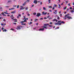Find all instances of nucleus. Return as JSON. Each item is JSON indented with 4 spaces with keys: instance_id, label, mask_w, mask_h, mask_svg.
<instances>
[{
    "instance_id": "nucleus-27",
    "label": "nucleus",
    "mask_w": 74,
    "mask_h": 74,
    "mask_svg": "<svg viewBox=\"0 0 74 74\" xmlns=\"http://www.w3.org/2000/svg\"><path fill=\"white\" fill-rule=\"evenodd\" d=\"M36 13L34 12L33 13L34 15H36Z\"/></svg>"
},
{
    "instance_id": "nucleus-61",
    "label": "nucleus",
    "mask_w": 74,
    "mask_h": 74,
    "mask_svg": "<svg viewBox=\"0 0 74 74\" xmlns=\"http://www.w3.org/2000/svg\"><path fill=\"white\" fill-rule=\"evenodd\" d=\"M28 19H28V18H26V20H28Z\"/></svg>"
},
{
    "instance_id": "nucleus-60",
    "label": "nucleus",
    "mask_w": 74,
    "mask_h": 74,
    "mask_svg": "<svg viewBox=\"0 0 74 74\" xmlns=\"http://www.w3.org/2000/svg\"><path fill=\"white\" fill-rule=\"evenodd\" d=\"M69 9H67V11H69Z\"/></svg>"
},
{
    "instance_id": "nucleus-47",
    "label": "nucleus",
    "mask_w": 74,
    "mask_h": 74,
    "mask_svg": "<svg viewBox=\"0 0 74 74\" xmlns=\"http://www.w3.org/2000/svg\"><path fill=\"white\" fill-rule=\"evenodd\" d=\"M24 22V21H21V23H23Z\"/></svg>"
},
{
    "instance_id": "nucleus-41",
    "label": "nucleus",
    "mask_w": 74,
    "mask_h": 74,
    "mask_svg": "<svg viewBox=\"0 0 74 74\" xmlns=\"http://www.w3.org/2000/svg\"><path fill=\"white\" fill-rule=\"evenodd\" d=\"M70 10H72V9H73V8L72 7H70Z\"/></svg>"
},
{
    "instance_id": "nucleus-49",
    "label": "nucleus",
    "mask_w": 74,
    "mask_h": 74,
    "mask_svg": "<svg viewBox=\"0 0 74 74\" xmlns=\"http://www.w3.org/2000/svg\"><path fill=\"white\" fill-rule=\"evenodd\" d=\"M6 7H7V8H8V7H9V6H6Z\"/></svg>"
},
{
    "instance_id": "nucleus-35",
    "label": "nucleus",
    "mask_w": 74,
    "mask_h": 74,
    "mask_svg": "<svg viewBox=\"0 0 74 74\" xmlns=\"http://www.w3.org/2000/svg\"><path fill=\"white\" fill-rule=\"evenodd\" d=\"M27 9H28V8H27V7L25 8V10H27Z\"/></svg>"
},
{
    "instance_id": "nucleus-24",
    "label": "nucleus",
    "mask_w": 74,
    "mask_h": 74,
    "mask_svg": "<svg viewBox=\"0 0 74 74\" xmlns=\"http://www.w3.org/2000/svg\"><path fill=\"white\" fill-rule=\"evenodd\" d=\"M58 5L59 6V7H58V8H60V7H61V6H60V4H58Z\"/></svg>"
},
{
    "instance_id": "nucleus-25",
    "label": "nucleus",
    "mask_w": 74,
    "mask_h": 74,
    "mask_svg": "<svg viewBox=\"0 0 74 74\" xmlns=\"http://www.w3.org/2000/svg\"><path fill=\"white\" fill-rule=\"evenodd\" d=\"M10 30H12L13 31H14V29L13 28L10 29Z\"/></svg>"
},
{
    "instance_id": "nucleus-30",
    "label": "nucleus",
    "mask_w": 74,
    "mask_h": 74,
    "mask_svg": "<svg viewBox=\"0 0 74 74\" xmlns=\"http://www.w3.org/2000/svg\"><path fill=\"white\" fill-rule=\"evenodd\" d=\"M49 8H52V6H49Z\"/></svg>"
},
{
    "instance_id": "nucleus-1",
    "label": "nucleus",
    "mask_w": 74,
    "mask_h": 74,
    "mask_svg": "<svg viewBox=\"0 0 74 74\" xmlns=\"http://www.w3.org/2000/svg\"><path fill=\"white\" fill-rule=\"evenodd\" d=\"M22 27H23L22 26H21V25H18L17 26L16 29H17V30H20V29H21L22 28Z\"/></svg>"
},
{
    "instance_id": "nucleus-9",
    "label": "nucleus",
    "mask_w": 74,
    "mask_h": 74,
    "mask_svg": "<svg viewBox=\"0 0 74 74\" xmlns=\"http://www.w3.org/2000/svg\"><path fill=\"white\" fill-rule=\"evenodd\" d=\"M39 31H43V30H44V28H41V29H40L39 30Z\"/></svg>"
},
{
    "instance_id": "nucleus-23",
    "label": "nucleus",
    "mask_w": 74,
    "mask_h": 74,
    "mask_svg": "<svg viewBox=\"0 0 74 74\" xmlns=\"http://www.w3.org/2000/svg\"><path fill=\"white\" fill-rule=\"evenodd\" d=\"M64 10H66V9H67V7H65V8H64Z\"/></svg>"
},
{
    "instance_id": "nucleus-46",
    "label": "nucleus",
    "mask_w": 74,
    "mask_h": 74,
    "mask_svg": "<svg viewBox=\"0 0 74 74\" xmlns=\"http://www.w3.org/2000/svg\"><path fill=\"white\" fill-rule=\"evenodd\" d=\"M55 21H56V22H58V20H57L56 19Z\"/></svg>"
},
{
    "instance_id": "nucleus-50",
    "label": "nucleus",
    "mask_w": 74,
    "mask_h": 74,
    "mask_svg": "<svg viewBox=\"0 0 74 74\" xmlns=\"http://www.w3.org/2000/svg\"><path fill=\"white\" fill-rule=\"evenodd\" d=\"M2 30H4V28L3 27L2 28Z\"/></svg>"
},
{
    "instance_id": "nucleus-20",
    "label": "nucleus",
    "mask_w": 74,
    "mask_h": 74,
    "mask_svg": "<svg viewBox=\"0 0 74 74\" xmlns=\"http://www.w3.org/2000/svg\"><path fill=\"white\" fill-rule=\"evenodd\" d=\"M48 2H49V4H50V3H51V0H49Z\"/></svg>"
},
{
    "instance_id": "nucleus-39",
    "label": "nucleus",
    "mask_w": 74,
    "mask_h": 74,
    "mask_svg": "<svg viewBox=\"0 0 74 74\" xmlns=\"http://www.w3.org/2000/svg\"><path fill=\"white\" fill-rule=\"evenodd\" d=\"M54 7H57V5H56V4H55L54 5Z\"/></svg>"
},
{
    "instance_id": "nucleus-43",
    "label": "nucleus",
    "mask_w": 74,
    "mask_h": 74,
    "mask_svg": "<svg viewBox=\"0 0 74 74\" xmlns=\"http://www.w3.org/2000/svg\"><path fill=\"white\" fill-rule=\"evenodd\" d=\"M49 27H52V25H49Z\"/></svg>"
},
{
    "instance_id": "nucleus-44",
    "label": "nucleus",
    "mask_w": 74,
    "mask_h": 74,
    "mask_svg": "<svg viewBox=\"0 0 74 74\" xmlns=\"http://www.w3.org/2000/svg\"><path fill=\"white\" fill-rule=\"evenodd\" d=\"M52 19V18H49V20H50V19Z\"/></svg>"
},
{
    "instance_id": "nucleus-13",
    "label": "nucleus",
    "mask_w": 74,
    "mask_h": 74,
    "mask_svg": "<svg viewBox=\"0 0 74 74\" xmlns=\"http://www.w3.org/2000/svg\"><path fill=\"white\" fill-rule=\"evenodd\" d=\"M26 4V2H25L23 4V6H24V5H25Z\"/></svg>"
},
{
    "instance_id": "nucleus-42",
    "label": "nucleus",
    "mask_w": 74,
    "mask_h": 74,
    "mask_svg": "<svg viewBox=\"0 0 74 74\" xmlns=\"http://www.w3.org/2000/svg\"><path fill=\"white\" fill-rule=\"evenodd\" d=\"M18 15V16H21V15L20 14Z\"/></svg>"
},
{
    "instance_id": "nucleus-62",
    "label": "nucleus",
    "mask_w": 74,
    "mask_h": 74,
    "mask_svg": "<svg viewBox=\"0 0 74 74\" xmlns=\"http://www.w3.org/2000/svg\"><path fill=\"white\" fill-rule=\"evenodd\" d=\"M29 1H30V0H27V1L28 2H29Z\"/></svg>"
},
{
    "instance_id": "nucleus-37",
    "label": "nucleus",
    "mask_w": 74,
    "mask_h": 74,
    "mask_svg": "<svg viewBox=\"0 0 74 74\" xmlns=\"http://www.w3.org/2000/svg\"><path fill=\"white\" fill-rule=\"evenodd\" d=\"M13 24H14V25H16V23H13Z\"/></svg>"
},
{
    "instance_id": "nucleus-59",
    "label": "nucleus",
    "mask_w": 74,
    "mask_h": 74,
    "mask_svg": "<svg viewBox=\"0 0 74 74\" xmlns=\"http://www.w3.org/2000/svg\"><path fill=\"white\" fill-rule=\"evenodd\" d=\"M53 10H55V8H53Z\"/></svg>"
},
{
    "instance_id": "nucleus-16",
    "label": "nucleus",
    "mask_w": 74,
    "mask_h": 74,
    "mask_svg": "<svg viewBox=\"0 0 74 74\" xmlns=\"http://www.w3.org/2000/svg\"><path fill=\"white\" fill-rule=\"evenodd\" d=\"M12 1L11 0H9L8 1V3H11V2H12Z\"/></svg>"
},
{
    "instance_id": "nucleus-57",
    "label": "nucleus",
    "mask_w": 74,
    "mask_h": 74,
    "mask_svg": "<svg viewBox=\"0 0 74 74\" xmlns=\"http://www.w3.org/2000/svg\"><path fill=\"white\" fill-rule=\"evenodd\" d=\"M28 16H30V14H28Z\"/></svg>"
},
{
    "instance_id": "nucleus-45",
    "label": "nucleus",
    "mask_w": 74,
    "mask_h": 74,
    "mask_svg": "<svg viewBox=\"0 0 74 74\" xmlns=\"http://www.w3.org/2000/svg\"><path fill=\"white\" fill-rule=\"evenodd\" d=\"M26 18H24L23 19V20H26Z\"/></svg>"
},
{
    "instance_id": "nucleus-22",
    "label": "nucleus",
    "mask_w": 74,
    "mask_h": 74,
    "mask_svg": "<svg viewBox=\"0 0 74 74\" xmlns=\"http://www.w3.org/2000/svg\"><path fill=\"white\" fill-rule=\"evenodd\" d=\"M4 13L5 14H8V13H7V12H4Z\"/></svg>"
},
{
    "instance_id": "nucleus-32",
    "label": "nucleus",
    "mask_w": 74,
    "mask_h": 74,
    "mask_svg": "<svg viewBox=\"0 0 74 74\" xmlns=\"http://www.w3.org/2000/svg\"><path fill=\"white\" fill-rule=\"evenodd\" d=\"M38 19H35V21H34L35 22H36V21H38Z\"/></svg>"
},
{
    "instance_id": "nucleus-10",
    "label": "nucleus",
    "mask_w": 74,
    "mask_h": 74,
    "mask_svg": "<svg viewBox=\"0 0 74 74\" xmlns=\"http://www.w3.org/2000/svg\"><path fill=\"white\" fill-rule=\"evenodd\" d=\"M42 14H43V15H46L47 14V12H46L45 13L44 12H42Z\"/></svg>"
},
{
    "instance_id": "nucleus-58",
    "label": "nucleus",
    "mask_w": 74,
    "mask_h": 74,
    "mask_svg": "<svg viewBox=\"0 0 74 74\" xmlns=\"http://www.w3.org/2000/svg\"><path fill=\"white\" fill-rule=\"evenodd\" d=\"M66 3H68V1H66Z\"/></svg>"
},
{
    "instance_id": "nucleus-29",
    "label": "nucleus",
    "mask_w": 74,
    "mask_h": 74,
    "mask_svg": "<svg viewBox=\"0 0 74 74\" xmlns=\"http://www.w3.org/2000/svg\"><path fill=\"white\" fill-rule=\"evenodd\" d=\"M73 12H74V11L73 10H71V12L72 13H73Z\"/></svg>"
},
{
    "instance_id": "nucleus-48",
    "label": "nucleus",
    "mask_w": 74,
    "mask_h": 74,
    "mask_svg": "<svg viewBox=\"0 0 74 74\" xmlns=\"http://www.w3.org/2000/svg\"><path fill=\"white\" fill-rule=\"evenodd\" d=\"M50 16H48L47 17V18H49V17H50Z\"/></svg>"
},
{
    "instance_id": "nucleus-14",
    "label": "nucleus",
    "mask_w": 74,
    "mask_h": 74,
    "mask_svg": "<svg viewBox=\"0 0 74 74\" xmlns=\"http://www.w3.org/2000/svg\"><path fill=\"white\" fill-rule=\"evenodd\" d=\"M1 14H2V15H3V16H6V15H5V14H4V13L3 12Z\"/></svg>"
},
{
    "instance_id": "nucleus-21",
    "label": "nucleus",
    "mask_w": 74,
    "mask_h": 74,
    "mask_svg": "<svg viewBox=\"0 0 74 74\" xmlns=\"http://www.w3.org/2000/svg\"><path fill=\"white\" fill-rule=\"evenodd\" d=\"M59 19H60V17H59V16H57V19H58V20H59Z\"/></svg>"
},
{
    "instance_id": "nucleus-38",
    "label": "nucleus",
    "mask_w": 74,
    "mask_h": 74,
    "mask_svg": "<svg viewBox=\"0 0 74 74\" xmlns=\"http://www.w3.org/2000/svg\"><path fill=\"white\" fill-rule=\"evenodd\" d=\"M59 29V27H57V28H55V29Z\"/></svg>"
},
{
    "instance_id": "nucleus-2",
    "label": "nucleus",
    "mask_w": 74,
    "mask_h": 74,
    "mask_svg": "<svg viewBox=\"0 0 74 74\" xmlns=\"http://www.w3.org/2000/svg\"><path fill=\"white\" fill-rule=\"evenodd\" d=\"M58 22L57 23H56V25H61V21H58Z\"/></svg>"
},
{
    "instance_id": "nucleus-33",
    "label": "nucleus",
    "mask_w": 74,
    "mask_h": 74,
    "mask_svg": "<svg viewBox=\"0 0 74 74\" xmlns=\"http://www.w3.org/2000/svg\"><path fill=\"white\" fill-rule=\"evenodd\" d=\"M18 21H17V20H16L14 21V22H17Z\"/></svg>"
},
{
    "instance_id": "nucleus-36",
    "label": "nucleus",
    "mask_w": 74,
    "mask_h": 74,
    "mask_svg": "<svg viewBox=\"0 0 74 74\" xmlns=\"http://www.w3.org/2000/svg\"><path fill=\"white\" fill-rule=\"evenodd\" d=\"M13 7H16V5H13Z\"/></svg>"
},
{
    "instance_id": "nucleus-17",
    "label": "nucleus",
    "mask_w": 74,
    "mask_h": 74,
    "mask_svg": "<svg viewBox=\"0 0 74 74\" xmlns=\"http://www.w3.org/2000/svg\"><path fill=\"white\" fill-rule=\"evenodd\" d=\"M14 9H15V8H11V9H9V10H14Z\"/></svg>"
},
{
    "instance_id": "nucleus-11",
    "label": "nucleus",
    "mask_w": 74,
    "mask_h": 74,
    "mask_svg": "<svg viewBox=\"0 0 74 74\" xmlns=\"http://www.w3.org/2000/svg\"><path fill=\"white\" fill-rule=\"evenodd\" d=\"M16 11L15 10H14V11L11 12V13H12V14H14V13H15Z\"/></svg>"
},
{
    "instance_id": "nucleus-34",
    "label": "nucleus",
    "mask_w": 74,
    "mask_h": 74,
    "mask_svg": "<svg viewBox=\"0 0 74 74\" xmlns=\"http://www.w3.org/2000/svg\"><path fill=\"white\" fill-rule=\"evenodd\" d=\"M56 20V19H53L52 21H55Z\"/></svg>"
},
{
    "instance_id": "nucleus-28",
    "label": "nucleus",
    "mask_w": 74,
    "mask_h": 74,
    "mask_svg": "<svg viewBox=\"0 0 74 74\" xmlns=\"http://www.w3.org/2000/svg\"><path fill=\"white\" fill-rule=\"evenodd\" d=\"M19 5H18L17 6V8H19Z\"/></svg>"
},
{
    "instance_id": "nucleus-52",
    "label": "nucleus",
    "mask_w": 74,
    "mask_h": 74,
    "mask_svg": "<svg viewBox=\"0 0 74 74\" xmlns=\"http://www.w3.org/2000/svg\"><path fill=\"white\" fill-rule=\"evenodd\" d=\"M42 2H40V5H42Z\"/></svg>"
},
{
    "instance_id": "nucleus-6",
    "label": "nucleus",
    "mask_w": 74,
    "mask_h": 74,
    "mask_svg": "<svg viewBox=\"0 0 74 74\" xmlns=\"http://www.w3.org/2000/svg\"><path fill=\"white\" fill-rule=\"evenodd\" d=\"M21 8H20V10H24V8L22 6H21Z\"/></svg>"
},
{
    "instance_id": "nucleus-7",
    "label": "nucleus",
    "mask_w": 74,
    "mask_h": 74,
    "mask_svg": "<svg viewBox=\"0 0 74 74\" xmlns=\"http://www.w3.org/2000/svg\"><path fill=\"white\" fill-rule=\"evenodd\" d=\"M10 17H11V19H13L14 18V16H13V14H12V15L11 16H10Z\"/></svg>"
},
{
    "instance_id": "nucleus-4",
    "label": "nucleus",
    "mask_w": 74,
    "mask_h": 74,
    "mask_svg": "<svg viewBox=\"0 0 74 74\" xmlns=\"http://www.w3.org/2000/svg\"><path fill=\"white\" fill-rule=\"evenodd\" d=\"M41 16V14L40 13H38L37 14V15H36V16H37L38 17L40 16Z\"/></svg>"
},
{
    "instance_id": "nucleus-40",
    "label": "nucleus",
    "mask_w": 74,
    "mask_h": 74,
    "mask_svg": "<svg viewBox=\"0 0 74 74\" xmlns=\"http://www.w3.org/2000/svg\"><path fill=\"white\" fill-rule=\"evenodd\" d=\"M3 21L4 22H5V21H5V19H3Z\"/></svg>"
},
{
    "instance_id": "nucleus-19",
    "label": "nucleus",
    "mask_w": 74,
    "mask_h": 74,
    "mask_svg": "<svg viewBox=\"0 0 74 74\" xmlns=\"http://www.w3.org/2000/svg\"><path fill=\"white\" fill-rule=\"evenodd\" d=\"M22 25H26V24L25 23H22L21 24Z\"/></svg>"
},
{
    "instance_id": "nucleus-18",
    "label": "nucleus",
    "mask_w": 74,
    "mask_h": 74,
    "mask_svg": "<svg viewBox=\"0 0 74 74\" xmlns=\"http://www.w3.org/2000/svg\"><path fill=\"white\" fill-rule=\"evenodd\" d=\"M3 32H7V29H4V30H3Z\"/></svg>"
},
{
    "instance_id": "nucleus-63",
    "label": "nucleus",
    "mask_w": 74,
    "mask_h": 74,
    "mask_svg": "<svg viewBox=\"0 0 74 74\" xmlns=\"http://www.w3.org/2000/svg\"><path fill=\"white\" fill-rule=\"evenodd\" d=\"M1 25H4V24L2 23L1 24Z\"/></svg>"
},
{
    "instance_id": "nucleus-12",
    "label": "nucleus",
    "mask_w": 74,
    "mask_h": 74,
    "mask_svg": "<svg viewBox=\"0 0 74 74\" xmlns=\"http://www.w3.org/2000/svg\"><path fill=\"white\" fill-rule=\"evenodd\" d=\"M43 29H47V27L44 26V25L43 27Z\"/></svg>"
},
{
    "instance_id": "nucleus-55",
    "label": "nucleus",
    "mask_w": 74,
    "mask_h": 74,
    "mask_svg": "<svg viewBox=\"0 0 74 74\" xmlns=\"http://www.w3.org/2000/svg\"><path fill=\"white\" fill-rule=\"evenodd\" d=\"M50 24H51V25H52V23L50 22Z\"/></svg>"
},
{
    "instance_id": "nucleus-56",
    "label": "nucleus",
    "mask_w": 74,
    "mask_h": 74,
    "mask_svg": "<svg viewBox=\"0 0 74 74\" xmlns=\"http://www.w3.org/2000/svg\"><path fill=\"white\" fill-rule=\"evenodd\" d=\"M59 14H61V11H60V12H59Z\"/></svg>"
},
{
    "instance_id": "nucleus-8",
    "label": "nucleus",
    "mask_w": 74,
    "mask_h": 74,
    "mask_svg": "<svg viewBox=\"0 0 74 74\" xmlns=\"http://www.w3.org/2000/svg\"><path fill=\"white\" fill-rule=\"evenodd\" d=\"M34 3H35V4H37V1L36 0H34V1L33 2Z\"/></svg>"
},
{
    "instance_id": "nucleus-64",
    "label": "nucleus",
    "mask_w": 74,
    "mask_h": 74,
    "mask_svg": "<svg viewBox=\"0 0 74 74\" xmlns=\"http://www.w3.org/2000/svg\"><path fill=\"white\" fill-rule=\"evenodd\" d=\"M32 7H34V5H32Z\"/></svg>"
},
{
    "instance_id": "nucleus-15",
    "label": "nucleus",
    "mask_w": 74,
    "mask_h": 74,
    "mask_svg": "<svg viewBox=\"0 0 74 74\" xmlns=\"http://www.w3.org/2000/svg\"><path fill=\"white\" fill-rule=\"evenodd\" d=\"M61 23V24H62V23L63 24H64V23H64V22L63 21H62Z\"/></svg>"
},
{
    "instance_id": "nucleus-31",
    "label": "nucleus",
    "mask_w": 74,
    "mask_h": 74,
    "mask_svg": "<svg viewBox=\"0 0 74 74\" xmlns=\"http://www.w3.org/2000/svg\"><path fill=\"white\" fill-rule=\"evenodd\" d=\"M24 22H27V21L26 20H25L24 21Z\"/></svg>"
},
{
    "instance_id": "nucleus-5",
    "label": "nucleus",
    "mask_w": 74,
    "mask_h": 74,
    "mask_svg": "<svg viewBox=\"0 0 74 74\" xmlns=\"http://www.w3.org/2000/svg\"><path fill=\"white\" fill-rule=\"evenodd\" d=\"M67 18H68L69 19H72V17L70 16H68L67 17Z\"/></svg>"
},
{
    "instance_id": "nucleus-54",
    "label": "nucleus",
    "mask_w": 74,
    "mask_h": 74,
    "mask_svg": "<svg viewBox=\"0 0 74 74\" xmlns=\"http://www.w3.org/2000/svg\"><path fill=\"white\" fill-rule=\"evenodd\" d=\"M44 19H47V18L44 17Z\"/></svg>"
},
{
    "instance_id": "nucleus-26",
    "label": "nucleus",
    "mask_w": 74,
    "mask_h": 74,
    "mask_svg": "<svg viewBox=\"0 0 74 74\" xmlns=\"http://www.w3.org/2000/svg\"><path fill=\"white\" fill-rule=\"evenodd\" d=\"M43 10H46V8H45L43 7Z\"/></svg>"
},
{
    "instance_id": "nucleus-53",
    "label": "nucleus",
    "mask_w": 74,
    "mask_h": 74,
    "mask_svg": "<svg viewBox=\"0 0 74 74\" xmlns=\"http://www.w3.org/2000/svg\"><path fill=\"white\" fill-rule=\"evenodd\" d=\"M40 19H41V20L43 19V18H40Z\"/></svg>"
},
{
    "instance_id": "nucleus-3",
    "label": "nucleus",
    "mask_w": 74,
    "mask_h": 74,
    "mask_svg": "<svg viewBox=\"0 0 74 74\" xmlns=\"http://www.w3.org/2000/svg\"><path fill=\"white\" fill-rule=\"evenodd\" d=\"M69 14H66L65 16V18H64V19H66V18H67V17H66V16H69Z\"/></svg>"
},
{
    "instance_id": "nucleus-51",
    "label": "nucleus",
    "mask_w": 74,
    "mask_h": 74,
    "mask_svg": "<svg viewBox=\"0 0 74 74\" xmlns=\"http://www.w3.org/2000/svg\"><path fill=\"white\" fill-rule=\"evenodd\" d=\"M68 5H69V6H70V3H69L68 4Z\"/></svg>"
}]
</instances>
